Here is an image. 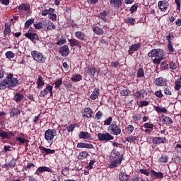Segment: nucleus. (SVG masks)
<instances>
[{"mask_svg":"<svg viewBox=\"0 0 181 181\" xmlns=\"http://www.w3.org/2000/svg\"><path fill=\"white\" fill-rule=\"evenodd\" d=\"M18 84H19V81H18V78L13 77V74H9L3 81L0 82V90H5L6 88L12 90V88H15Z\"/></svg>","mask_w":181,"mask_h":181,"instance_id":"1","label":"nucleus"},{"mask_svg":"<svg viewBox=\"0 0 181 181\" xmlns=\"http://www.w3.org/2000/svg\"><path fill=\"white\" fill-rule=\"evenodd\" d=\"M148 57H151V59L155 57L153 60V64H160V62L163 60L165 53L162 49H153L148 52Z\"/></svg>","mask_w":181,"mask_h":181,"instance_id":"2","label":"nucleus"},{"mask_svg":"<svg viewBox=\"0 0 181 181\" xmlns=\"http://www.w3.org/2000/svg\"><path fill=\"white\" fill-rule=\"evenodd\" d=\"M107 131L111 135H121V126L117 121H113L112 124L107 127Z\"/></svg>","mask_w":181,"mask_h":181,"instance_id":"3","label":"nucleus"},{"mask_svg":"<svg viewBox=\"0 0 181 181\" xmlns=\"http://www.w3.org/2000/svg\"><path fill=\"white\" fill-rule=\"evenodd\" d=\"M54 136H57V131L54 129H48L45 132V139L48 144H53Z\"/></svg>","mask_w":181,"mask_h":181,"instance_id":"4","label":"nucleus"},{"mask_svg":"<svg viewBox=\"0 0 181 181\" xmlns=\"http://www.w3.org/2000/svg\"><path fill=\"white\" fill-rule=\"evenodd\" d=\"M31 56L37 63H45L46 62V57L43 54V53L37 51L33 50L31 52Z\"/></svg>","mask_w":181,"mask_h":181,"instance_id":"5","label":"nucleus"},{"mask_svg":"<svg viewBox=\"0 0 181 181\" xmlns=\"http://www.w3.org/2000/svg\"><path fill=\"white\" fill-rule=\"evenodd\" d=\"M97 136L98 139H99L100 142H108V141H114V136H112L111 133H98Z\"/></svg>","mask_w":181,"mask_h":181,"instance_id":"6","label":"nucleus"},{"mask_svg":"<svg viewBox=\"0 0 181 181\" xmlns=\"http://www.w3.org/2000/svg\"><path fill=\"white\" fill-rule=\"evenodd\" d=\"M49 93V96L52 97L53 96V86L52 85H48L47 86L42 90L40 91V97L43 98L46 97Z\"/></svg>","mask_w":181,"mask_h":181,"instance_id":"7","label":"nucleus"},{"mask_svg":"<svg viewBox=\"0 0 181 181\" xmlns=\"http://www.w3.org/2000/svg\"><path fill=\"white\" fill-rule=\"evenodd\" d=\"M16 131H14L13 133L11 131L5 132L4 129H0V138L1 139H11L12 136H15Z\"/></svg>","mask_w":181,"mask_h":181,"instance_id":"8","label":"nucleus"},{"mask_svg":"<svg viewBox=\"0 0 181 181\" xmlns=\"http://www.w3.org/2000/svg\"><path fill=\"white\" fill-rule=\"evenodd\" d=\"M24 36L27 37V39H29L33 43H36V42L40 40L39 38V35H37V33L28 32L24 34Z\"/></svg>","mask_w":181,"mask_h":181,"instance_id":"9","label":"nucleus"},{"mask_svg":"<svg viewBox=\"0 0 181 181\" xmlns=\"http://www.w3.org/2000/svg\"><path fill=\"white\" fill-rule=\"evenodd\" d=\"M124 158V154H122L120 158H117L113 160L110 164L109 168L110 169H114L115 168H118L121 163H122V159Z\"/></svg>","mask_w":181,"mask_h":181,"instance_id":"10","label":"nucleus"},{"mask_svg":"<svg viewBox=\"0 0 181 181\" xmlns=\"http://www.w3.org/2000/svg\"><path fill=\"white\" fill-rule=\"evenodd\" d=\"M158 6L160 12H166L169 8V1L167 0L159 1L158 3Z\"/></svg>","mask_w":181,"mask_h":181,"instance_id":"11","label":"nucleus"},{"mask_svg":"<svg viewBox=\"0 0 181 181\" xmlns=\"http://www.w3.org/2000/svg\"><path fill=\"white\" fill-rule=\"evenodd\" d=\"M83 118H91L94 112L90 107H85L81 110Z\"/></svg>","mask_w":181,"mask_h":181,"instance_id":"12","label":"nucleus"},{"mask_svg":"<svg viewBox=\"0 0 181 181\" xmlns=\"http://www.w3.org/2000/svg\"><path fill=\"white\" fill-rule=\"evenodd\" d=\"M9 115L11 118H16L18 115H21V110L15 106H12L9 110Z\"/></svg>","mask_w":181,"mask_h":181,"instance_id":"13","label":"nucleus"},{"mask_svg":"<svg viewBox=\"0 0 181 181\" xmlns=\"http://www.w3.org/2000/svg\"><path fill=\"white\" fill-rule=\"evenodd\" d=\"M108 15H110L109 11H103L98 13L97 17L100 18L101 21L107 23V22H108V18H107Z\"/></svg>","mask_w":181,"mask_h":181,"instance_id":"14","label":"nucleus"},{"mask_svg":"<svg viewBox=\"0 0 181 181\" xmlns=\"http://www.w3.org/2000/svg\"><path fill=\"white\" fill-rule=\"evenodd\" d=\"M156 86L158 87H165V86L168 85V82L166 79L163 77H158L155 80Z\"/></svg>","mask_w":181,"mask_h":181,"instance_id":"15","label":"nucleus"},{"mask_svg":"<svg viewBox=\"0 0 181 181\" xmlns=\"http://www.w3.org/2000/svg\"><path fill=\"white\" fill-rule=\"evenodd\" d=\"M75 37L78 39V40H81V42H86L87 40V35L86 33L82 31H76L74 33Z\"/></svg>","mask_w":181,"mask_h":181,"instance_id":"16","label":"nucleus"},{"mask_svg":"<svg viewBox=\"0 0 181 181\" xmlns=\"http://www.w3.org/2000/svg\"><path fill=\"white\" fill-rule=\"evenodd\" d=\"M141 49V44L137 43V44H133L131 46H129V49L128 50V54L129 55L134 54V52H138Z\"/></svg>","mask_w":181,"mask_h":181,"instance_id":"17","label":"nucleus"},{"mask_svg":"<svg viewBox=\"0 0 181 181\" xmlns=\"http://www.w3.org/2000/svg\"><path fill=\"white\" fill-rule=\"evenodd\" d=\"M59 53L62 56V57H66L69 56L70 53V49H69L68 45H64L59 48Z\"/></svg>","mask_w":181,"mask_h":181,"instance_id":"18","label":"nucleus"},{"mask_svg":"<svg viewBox=\"0 0 181 181\" xmlns=\"http://www.w3.org/2000/svg\"><path fill=\"white\" fill-rule=\"evenodd\" d=\"M43 172H49L52 173L53 170H52V169L49 167L41 166L37 169V170L35 173V175H37V176H39V175H40V173H43Z\"/></svg>","mask_w":181,"mask_h":181,"instance_id":"19","label":"nucleus"},{"mask_svg":"<svg viewBox=\"0 0 181 181\" xmlns=\"http://www.w3.org/2000/svg\"><path fill=\"white\" fill-rule=\"evenodd\" d=\"M68 42L70 43L71 47H74L75 46L76 47H79L81 49V45H83V42L78 41V40L76 39H68Z\"/></svg>","mask_w":181,"mask_h":181,"instance_id":"20","label":"nucleus"},{"mask_svg":"<svg viewBox=\"0 0 181 181\" xmlns=\"http://www.w3.org/2000/svg\"><path fill=\"white\" fill-rule=\"evenodd\" d=\"M79 139H88L91 141L93 137H91V134L88 133V132H80L79 134Z\"/></svg>","mask_w":181,"mask_h":181,"instance_id":"21","label":"nucleus"},{"mask_svg":"<svg viewBox=\"0 0 181 181\" xmlns=\"http://www.w3.org/2000/svg\"><path fill=\"white\" fill-rule=\"evenodd\" d=\"M166 141V137H154L152 142L154 145H160V144H165Z\"/></svg>","mask_w":181,"mask_h":181,"instance_id":"22","label":"nucleus"},{"mask_svg":"<svg viewBox=\"0 0 181 181\" xmlns=\"http://www.w3.org/2000/svg\"><path fill=\"white\" fill-rule=\"evenodd\" d=\"M110 4L115 9H119V6L122 5V0H110Z\"/></svg>","mask_w":181,"mask_h":181,"instance_id":"23","label":"nucleus"},{"mask_svg":"<svg viewBox=\"0 0 181 181\" xmlns=\"http://www.w3.org/2000/svg\"><path fill=\"white\" fill-rule=\"evenodd\" d=\"M39 149H40V151H42V153H47V155H53V153H54V152H56V151H54L53 149L47 148L42 146H40Z\"/></svg>","mask_w":181,"mask_h":181,"instance_id":"24","label":"nucleus"},{"mask_svg":"<svg viewBox=\"0 0 181 181\" xmlns=\"http://www.w3.org/2000/svg\"><path fill=\"white\" fill-rule=\"evenodd\" d=\"M119 181H130L129 175L125 173L124 171L119 173Z\"/></svg>","mask_w":181,"mask_h":181,"instance_id":"25","label":"nucleus"},{"mask_svg":"<svg viewBox=\"0 0 181 181\" xmlns=\"http://www.w3.org/2000/svg\"><path fill=\"white\" fill-rule=\"evenodd\" d=\"M36 84L37 88H38L39 90H42V88H43V86H45V80L43 79V77L42 76H38Z\"/></svg>","mask_w":181,"mask_h":181,"instance_id":"26","label":"nucleus"},{"mask_svg":"<svg viewBox=\"0 0 181 181\" xmlns=\"http://www.w3.org/2000/svg\"><path fill=\"white\" fill-rule=\"evenodd\" d=\"M98 95H100V89L98 88H95L90 95V98L94 101L98 98Z\"/></svg>","mask_w":181,"mask_h":181,"instance_id":"27","label":"nucleus"},{"mask_svg":"<svg viewBox=\"0 0 181 181\" xmlns=\"http://www.w3.org/2000/svg\"><path fill=\"white\" fill-rule=\"evenodd\" d=\"M25 98V95L21 93H17L14 95L13 100L16 101V103H21L22 100Z\"/></svg>","mask_w":181,"mask_h":181,"instance_id":"28","label":"nucleus"},{"mask_svg":"<svg viewBox=\"0 0 181 181\" xmlns=\"http://www.w3.org/2000/svg\"><path fill=\"white\" fill-rule=\"evenodd\" d=\"M17 160H18V158L16 159V158H13L8 163H6L4 165V168H8V169H9V168H16Z\"/></svg>","mask_w":181,"mask_h":181,"instance_id":"29","label":"nucleus"},{"mask_svg":"<svg viewBox=\"0 0 181 181\" xmlns=\"http://www.w3.org/2000/svg\"><path fill=\"white\" fill-rule=\"evenodd\" d=\"M151 176H153L156 179H163V173L162 172H156L154 170H151Z\"/></svg>","mask_w":181,"mask_h":181,"instance_id":"30","label":"nucleus"},{"mask_svg":"<svg viewBox=\"0 0 181 181\" xmlns=\"http://www.w3.org/2000/svg\"><path fill=\"white\" fill-rule=\"evenodd\" d=\"M18 11L28 12L30 9V5L29 4H22L18 7Z\"/></svg>","mask_w":181,"mask_h":181,"instance_id":"31","label":"nucleus"},{"mask_svg":"<svg viewBox=\"0 0 181 181\" xmlns=\"http://www.w3.org/2000/svg\"><path fill=\"white\" fill-rule=\"evenodd\" d=\"M88 71H87V73L89 74V76H92V77H94L95 75V73H100V69H97L95 67H88Z\"/></svg>","mask_w":181,"mask_h":181,"instance_id":"32","label":"nucleus"},{"mask_svg":"<svg viewBox=\"0 0 181 181\" xmlns=\"http://www.w3.org/2000/svg\"><path fill=\"white\" fill-rule=\"evenodd\" d=\"M138 139V136L130 135L126 138L127 142L130 144H136V140Z\"/></svg>","mask_w":181,"mask_h":181,"instance_id":"33","label":"nucleus"},{"mask_svg":"<svg viewBox=\"0 0 181 181\" xmlns=\"http://www.w3.org/2000/svg\"><path fill=\"white\" fill-rule=\"evenodd\" d=\"M92 29L94 33H95L96 35H104V30L98 26H93Z\"/></svg>","mask_w":181,"mask_h":181,"instance_id":"34","label":"nucleus"},{"mask_svg":"<svg viewBox=\"0 0 181 181\" xmlns=\"http://www.w3.org/2000/svg\"><path fill=\"white\" fill-rule=\"evenodd\" d=\"M54 12V8H49V9L43 10L41 13L42 16H47V15H50V13H53Z\"/></svg>","mask_w":181,"mask_h":181,"instance_id":"35","label":"nucleus"},{"mask_svg":"<svg viewBox=\"0 0 181 181\" xmlns=\"http://www.w3.org/2000/svg\"><path fill=\"white\" fill-rule=\"evenodd\" d=\"M124 22L127 25H130L131 26H134V25H135V18H132V17H127V18L124 19Z\"/></svg>","mask_w":181,"mask_h":181,"instance_id":"36","label":"nucleus"},{"mask_svg":"<svg viewBox=\"0 0 181 181\" xmlns=\"http://www.w3.org/2000/svg\"><path fill=\"white\" fill-rule=\"evenodd\" d=\"M33 23H35V18H30L27 20L25 23V28L29 29V28H30Z\"/></svg>","mask_w":181,"mask_h":181,"instance_id":"37","label":"nucleus"},{"mask_svg":"<svg viewBox=\"0 0 181 181\" xmlns=\"http://www.w3.org/2000/svg\"><path fill=\"white\" fill-rule=\"evenodd\" d=\"M88 156H89L88 152H87V151H82V152L79 153V154L78 156V158L81 160H83V159H86V158H88Z\"/></svg>","mask_w":181,"mask_h":181,"instance_id":"38","label":"nucleus"},{"mask_svg":"<svg viewBox=\"0 0 181 181\" xmlns=\"http://www.w3.org/2000/svg\"><path fill=\"white\" fill-rule=\"evenodd\" d=\"M159 163H168L169 162V156L165 155L158 158Z\"/></svg>","mask_w":181,"mask_h":181,"instance_id":"39","label":"nucleus"},{"mask_svg":"<svg viewBox=\"0 0 181 181\" xmlns=\"http://www.w3.org/2000/svg\"><path fill=\"white\" fill-rule=\"evenodd\" d=\"M155 110L158 112V114H160V112H162L163 114H166L168 112V110L166 109V107H160V106L156 107Z\"/></svg>","mask_w":181,"mask_h":181,"instance_id":"40","label":"nucleus"},{"mask_svg":"<svg viewBox=\"0 0 181 181\" xmlns=\"http://www.w3.org/2000/svg\"><path fill=\"white\" fill-rule=\"evenodd\" d=\"M71 81L74 83H77L78 81H81L83 80V77L80 74H76L71 78Z\"/></svg>","mask_w":181,"mask_h":181,"instance_id":"41","label":"nucleus"},{"mask_svg":"<svg viewBox=\"0 0 181 181\" xmlns=\"http://www.w3.org/2000/svg\"><path fill=\"white\" fill-rule=\"evenodd\" d=\"M53 29H56V25H54V24L51 21H49L47 27H44V30L45 31L53 30Z\"/></svg>","mask_w":181,"mask_h":181,"instance_id":"42","label":"nucleus"},{"mask_svg":"<svg viewBox=\"0 0 181 181\" xmlns=\"http://www.w3.org/2000/svg\"><path fill=\"white\" fill-rule=\"evenodd\" d=\"M134 129H135V127L133 125L129 124L125 129L126 134L131 135L134 132Z\"/></svg>","mask_w":181,"mask_h":181,"instance_id":"43","label":"nucleus"},{"mask_svg":"<svg viewBox=\"0 0 181 181\" xmlns=\"http://www.w3.org/2000/svg\"><path fill=\"white\" fill-rule=\"evenodd\" d=\"M119 93L120 95H122V97H128V95L131 94V90H129V89H123L120 90Z\"/></svg>","mask_w":181,"mask_h":181,"instance_id":"44","label":"nucleus"},{"mask_svg":"<svg viewBox=\"0 0 181 181\" xmlns=\"http://www.w3.org/2000/svg\"><path fill=\"white\" fill-rule=\"evenodd\" d=\"M136 76L139 78H141V77H145V71H144V68H139Z\"/></svg>","mask_w":181,"mask_h":181,"instance_id":"45","label":"nucleus"},{"mask_svg":"<svg viewBox=\"0 0 181 181\" xmlns=\"http://www.w3.org/2000/svg\"><path fill=\"white\" fill-rule=\"evenodd\" d=\"M78 128V125L77 124H70L69 127H66L68 132H73L74 131V128Z\"/></svg>","mask_w":181,"mask_h":181,"instance_id":"46","label":"nucleus"},{"mask_svg":"<svg viewBox=\"0 0 181 181\" xmlns=\"http://www.w3.org/2000/svg\"><path fill=\"white\" fill-rule=\"evenodd\" d=\"M49 19L52 21V22H56L57 21V15L54 13H49V15L48 16Z\"/></svg>","mask_w":181,"mask_h":181,"instance_id":"47","label":"nucleus"},{"mask_svg":"<svg viewBox=\"0 0 181 181\" xmlns=\"http://www.w3.org/2000/svg\"><path fill=\"white\" fill-rule=\"evenodd\" d=\"M5 56L6 59H13L15 57V54L12 51H8L6 52Z\"/></svg>","mask_w":181,"mask_h":181,"instance_id":"48","label":"nucleus"},{"mask_svg":"<svg viewBox=\"0 0 181 181\" xmlns=\"http://www.w3.org/2000/svg\"><path fill=\"white\" fill-rule=\"evenodd\" d=\"M54 84H55L54 88H60V86L63 84V79L59 78L55 81Z\"/></svg>","mask_w":181,"mask_h":181,"instance_id":"49","label":"nucleus"},{"mask_svg":"<svg viewBox=\"0 0 181 181\" xmlns=\"http://www.w3.org/2000/svg\"><path fill=\"white\" fill-rule=\"evenodd\" d=\"M166 39L168 40V43L172 42V40L175 39V35L173 34V33H169V35L166 37Z\"/></svg>","mask_w":181,"mask_h":181,"instance_id":"50","label":"nucleus"},{"mask_svg":"<svg viewBox=\"0 0 181 181\" xmlns=\"http://www.w3.org/2000/svg\"><path fill=\"white\" fill-rule=\"evenodd\" d=\"M16 141H18L20 144H28V140L21 136L16 137Z\"/></svg>","mask_w":181,"mask_h":181,"instance_id":"51","label":"nucleus"},{"mask_svg":"<svg viewBox=\"0 0 181 181\" xmlns=\"http://www.w3.org/2000/svg\"><path fill=\"white\" fill-rule=\"evenodd\" d=\"M174 88H175V91H179L180 90V88H181V81H175Z\"/></svg>","mask_w":181,"mask_h":181,"instance_id":"52","label":"nucleus"},{"mask_svg":"<svg viewBox=\"0 0 181 181\" xmlns=\"http://www.w3.org/2000/svg\"><path fill=\"white\" fill-rule=\"evenodd\" d=\"M95 162H97V160H90L88 165L86 166V169H88V170H91V169L93 168V166L94 163H95Z\"/></svg>","mask_w":181,"mask_h":181,"instance_id":"53","label":"nucleus"},{"mask_svg":"<svg viewBox=\"0 0 181 181\" xmlns=\"http://www.w3.org/2000/svg\"><path fill=\"white\" fill-rule=\"evenodd\" d=\"M169 67L171 70H176L177 69V64L176 62H171L169 64Z\"/></svg>","mask_w":181,"mask_h":181,"instance_id":"54","label":"nucleus"},{"mask_svg":"<svg viewBox=\"0 0 181 181\" xmlns=\"http://www.w3.org/2000/svg\"><path fill=\"white\" fill-rule=\"evenodd\" d=\"M138 10V4L132 5L130 8L129 11L131 13H135V11Z\"/></svg>","mask_w":181,"mask_h":181,"instance_id":"55","label":"nucleus"},{"mask_svg":"<svg viewBox=\"0 0 181 181\" xmlns=\"http://www.w3.org/2000/svg\"><path fill=\"white\" fill-rule=\"evenodd\" d=\"M139 172L142 175H145V176H149L151 175V173L147 169H140Z\"/></svg>","mask_w":181,"mask_h":181,"instance_id":"56","label":"nucleus"},{"mask_svg":"<svg viewBox=\"0 0 181 181\" xmlns=\"http://www.w3.org/2000/svg\"><path fill=\"white\" fill-rule=\"evenodd\" d=\"M163 90L165 95H172V91H170V89L168 87H164Z\"/></svg>","mask_w":181,"mask_h":181,"instance_id":"57","label":"nucleus"},{"mask_svg":"<svg viewBox=\"0 0 181 181\" xmlns=\"http://www.w3.org/2000/svg\"><path fill=\"white\" fill-rule=\"evenodd\" d=\"M141 118H142V115L141 114H136L132 117V119L134 121H141Z\"/></svg>","mask_w":181,"mask_h":181,"instance_id":"58","label":"nucleus"},{"mask_svg":"<svg viewBox=\"0 0 181 181\" xmlns=\"http://www.w3.org/2000/svg\"><path fill=\"white\" fill-rule=\"evenodd\" d=\"M95 118L98 120L101 119V118H103V112H101L100 110L98 111L95 114Z\"/></svg>","mask_w":181,"mask_h":181,"instance_id":"59","label":"nucleus"},{"mask_svg":"<svg viewBox=\"0 0 181 181\" xmlns=\"http://www.w3.org/2000/svg\"><path fill=\"white\" fill-rule=\"evenodd\" d=\"M35 29H37V30H40V29H43V27L42 25V22H38L35 24H34Z\"/></svg>","mask_w":181,"mask_h":181,"instance_id":"60","label":"nucleus"},{"mask_svg":"<svg viewBox=\"0 0 181 181\" xmlns=\"http://www.w3.org/2000/svg\"><path fill=\"white\" fill-rule=\"evenodd\" d=\"M164 122H165V124H173V120L172 119V118L165 116V117L164 118Z\"/></svg>","mask_w":181,"mask_h":181,"instance_id":"61","label":"nucleus"},{"mask_svg":"<svg viewBox=\"0 0 181 181\" xmlns=\"http://www.w3.org/2000/svg\"><path fill=\"white\" fill-rule=\"evenodd\" d=\"M111 122H112V117H109L105 122H104V125H111Z\"/></svg>","mask_w":181,"mask_h":181,"instance_id":"62","label":"nucleus"},{"mask_svg":"<svg viewBox=\"0 0 181 181\" xmlns=\"http://www.w3.org/2000/svg\"><path fill=\"white\" fill-rule=\"evenodd\" d=\"M34 163H28L27 166L23 167V170H28V169H30L31 168H35Z\"/></svg>","mask_w":181,"mask_h":181,"instance_id":"63","label":"nucleus"},{"mask_svg":"<svg viewBox=\"0 0 181 181\" xmlns=\"http://www.w3.org/2000/svg\"><path fill=\"white\" fill-rule=\"evenodd\" d=\"M66 43V39L65 38H60L58 42L56 43L58 46H60L62 45H64Z\"/></svg>","mask_w":181,"mask_h":181,"instance_id":"64","label":"nucleus"}]
</instances>
